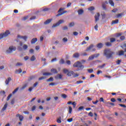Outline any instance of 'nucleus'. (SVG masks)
Masks as SVG:
<instances>
[{"label": "nucleus", "instance_id": "1", "mask_svg": "<svg viewBox=\"0 0 126 126\" xmlns=\"http://www.w3.org/2000/svg\"><path fill=\"white\" fill-rule=\"evenodd\" d=\"M114 52L111 51L110 49H105L104 50V55L107 59H113Z\"/></svg>", "mask_w": 126, "mask_h": 126}, {"label": "nucleus", "instance_id": "2", "mask_svg": "<svg viewBox=\"0 0 126 126\" xmlns=\"http://www.w3.org/2000/svg\"><path fill=\"white\" fill-rule=\"evenodd\" d=\"M73 66L75 67H78L79 70H82L84 68L85 66L82 64L80 62H77L73 64Z\"/></svg>", "mask_w": 126, "mask_h": 126}, {"label": "nucleus", "instance_id": "3", "mask_svg": "<svg viewBox=\"0 0 126 126\" xmlns=\"http://www.w3.org/2000/svg\"><path fill=\"white\" fill-rule=\"evenodd\" d=\"M16 48L15 47H14L13 46H11L9 47V49L6 50V54H10L13 52V51H16Z\"/></svg>", "mask_w": 126, "mask_h": 126}, {"label": "nucleus", "instance_id": "4", "mask_svg": "<svg viewBox=\"0 0 126 126\" xmlns=\"http://www.w3.org/2000/svg\"><path fill=\"white\" fill-rule=\"evenodd\" d=\"M63 71L64 73H67V75L68 77H71L72 75H73L75 73L73 71H68L67 69H64L63 70Z\"/></svg>", "mask_w": 126, "mask_h": 126}, {"label": "nucleus", "instance_id": "5", "mask_svg": "<svg viewBox=\"0 0 126 126\" xmlns=\"http://www.w3.org/2000/svg\"><path fill=\"white\" fill-rule=\"evenodd\" d=\"M10 34L9 31H6L4 33L0 34V40L2 38L7 36Z\"/></svg>", "mask_w": 126, "mask_h": 126}, {"label": "nucleus", "instance_id": "6", "mask_svg": "<svg viewBox=\"0 0 126 126\" xmlns=\"http://www.w3.org/2000/svg\"><path fill=\"white\" fill-rule=\"evenodd\" d=\"M64 9V8H60L58 11L59 13L56 15V17L61 16H62L63 14H64V13H66L67 12L66 11H64L63 12L60 13L61 11L63 10Z\"/></svg>", "mask_w": 126, "mask_h": 126}, {"label": "nucleus", "instance_id": "7", "mask_svg": "<svg viewBox=\"0 0 126 126\" xmlns=\"http://www.w3.org/2000/svg\"><path fill=\"white\" fill-rule=\"evenodd\" d=\"M64 22V21H63V20H60L56 24H53L52 26V28H55V27H58L61 24L63 23Z\"/></svg>", "mask_w": 126, "mask_h": 126}, {"label": "nucleus", "instance_id": "8", "mask_svg": "<svg viewBox=\"0 0 126 126\" xmlns=\"http://www.w3.org/2000/svg\"><path fill=\"white\" fill-rule=\"evenodd\" d=\"M99 56V53H96L95 54H94L92 56H89V60L91 61L94 60V58H97Z\"/></svg>", "mask_w": 126, "mask_h": 126}, {"label": "nucleus", "instance_id": "9", "mask_svg": "<svg viewBox=\"0 0 126 126\" xmlns=\"http://www.w3.org/2000/svg\"><path fill=\"white\" fill-rule=\"evenodd\" d=\"M16 117L19 118V120L21 122H22L24 119V117L22 115H20L19 113L17 114Z\"/></svg>", "mask_w": 126, "mask_h": 126}, {"label": "nucleus", "instance_id": "10", "mask_svg": "<svg viewBox=\"0 0 126 126\" xmlns=\"http://www.w3.org/2000/svg\"><path fill=\"white\" fill-rule=\"evenodd\" d=\"M63 78V75L60 74H58L56 76H55V79L56 80L62 79Z\"/></svg>", "mask_w": 126, "mask_h": 126}, {"label": "nucleus", "instance_id": "11", "mask_svg": "<svg viewBox=\"0 0 126 126\" xmlns=\"http://www.w3.org/2000/svg\"><path fill=\"white\" fill-rule=\"evenodd\" d=\"M99 16H100V14L99 13H97L95 14L94 16L95 22H97L98 21Z\"/></svg>", "mask_w": 126, "mask_h": 126}, {"label": "nucleus", "instance_id": "12", "mask_svg": "<svg viewBox=\"0 0 126 126\" xmlns=\"http://www.w3.org/2000/svg\"><path fill=\"white\" fill-rule=\"evenodd\" d=\"M117 55L119 56H123L124 55H125V51H124L123 50L119 51Z\"/></svg>", "mask_w": 126, "mask_h": 126}, {"label": "nucleus", "instance_id": "13", "mask_svg": "<svg viewBox=\"0 0 126 126\" xmlns=\"http://www.w3.org/2000/svg\"><path fill=\"white\" fill-rule=\"evenodd\" d=\"M52 74H56L57 73H58V71L57 69H55V68H52L50 70Z\"/></svg>", "mask_w": 126, "mask_h": 126}, {"label": "nucleus", "instance_id": "14", "mask_svg": "<svg viewBox=\"0 0 126 126\" xmlns=\"http://www.w3.org/2000/svg\"><path fill=\"white\" fill-rule=\"evenodd\" d=\"M11 80L12 79L11 77H8L7 79L5 81V84L8 85Z\"/></svg>", "mask_w": 126, "mask_h": 126}, {"label": "nucleus", "instance_id": "15", "mask_svg": "<svg viewBox=\"0 0 126 126\" xmlns=\"http://www.w3.org/2000/svg\"><path fill=\"white\" fill-rule=\"evenodd\" d=\"M7 107V103H5L4 105V106L3 107V108L1 109V112H3L4 111H5L6 110Z\"/></svg>", "mask_w": 126, "mask_h": 126}, {"label": "nucleus", "instance_id": "16", "mask_svg": "<svg viewBox=\"0 0 126 126\" xmlns=\"http://www.w3.org/2000/svg\"><path fill=\"white\" fill-rule=\"evenodd\" d=\"M124 14H125V13L124 12L119 13L116 15V18H122L123 16L124 15Z\"/></svg>", "mask_w": 126, "mask_h": 126}, {"label": "nucleus", "instance_id": "17", "mask_svg": "<svg viewBox=\"0 0 126 126\" xmlns=\"http://www.w3.org/2000/svg\"><path fill=\"white\" fill-rule=\"evenodd\" d=\"M94 47V45L93 44H91L86 49V51H89L91 50L93 47Z\"/></svg>", "mask_w": 126, "mask_h": 126}, {"label": "nucleus", "instance_id": "18", "mask_svg": "<svg viewBox=\"0 0 126 126\" xmlns=\"http://www.w3.org/2000/svg\"><path fill=\"white\" fill-rule=\"evenodd\" d=\"M80 56L79 53H75L73 55V58H78Z\"/></svg>", "mask_w": 126, "mask_h": 126}, {"label": "nucleus", "instance_id": "19", "mask_svg": "<svg viewBox=\"0 0 126 126\" xmlns=\"http://www.w3.org/2000/svg\"><path fill=\"white\" fill-rule=\"evenodd\" d=\"M18 38H22L25 41H27V39L28 38V37H27L26 36H20L19 35H18Z\"/></svg>", "mask_w": 126, "mask_h": 126}, {"label": "nucleus", "instance_id": "20", "mask_svg": "<svg viewBox=\"0 0 126 126\" xmlns=\"http://www.w3.org/2000/svg\"><path fill=\"white\" fill-rule=\"evenodd\" d=\"M52 21V19H48L45 22H44V25H48L49 24L51 21Z\"/></svg>", "mask_w": 126, "mask_h": 126}, {"label": "nucleus", "instance_id": "21", "mask_svg": "<svg viewBox=\"0 0 126 126\" xmlns=\"http://www.w3.org/2000/svg\"><path fill=\"white\" fill-rule=\"evenodd\" d=\"M119 22V19H116L115 20H113L112 21V25L113 24H117Z\"/></svg>", "mask_w": 126, "mask_h": 126}, {"label": "nucleus", "instance_id": "22", "mask_svg": "<svg viewBox=\"0 0 126 126\" xmlns=\"http://www.w3.org/2000/svg\"><path fill=\"white\" fill-rule=\"evenodd\" d=\"M103 47V45L102 43H98L97 45V47L98 49H101Z\"/></svg>", "mask_w": 126, "mask_h": 126}, {"label": "nucleus", "instance_id": "23", "mask_svg": "<svg viewBox=\"0 0 126 126\" xmlns=\"http://www.w3.org/2000/svg\"><path fill=\"white\" fill-rule=\"evenodd\" d=\"M43 75L45 76H49L50 75H52V73L49 72H44L43 73Z\"/></svg>", "mask_w": 126, "mask_h": 126}, {"label": "nucleus", "instance_id": "24", "mask_svg": "<svg viewBox=\"0 0 126 126\" xmlns=\"http://www.w3.org/2000/svg\"><path fill=\"white\" fill-rule=\"evenodd\" d=\"M78 13L79 15H81L83 14V13H84V10L83 9H79L78 10Z\"/></svg>", "mask_w": 126, "mask_h": 126}, {"label": "nucleus", "instance_id": "25", "mask_svg": "<svg viewBox=\"0 0 126 126\" xmlns=\"http://www.w3.org/2000/svg\"><path fill=\"white\" fill-rule=\"evenodd\" d=\"M37 41V39L36 38H33L31 41V44H35Z\"/></svg>", "mask_w": 126, "mask_h": 126}, {"label": "nucleus", "instance_id": "26", "mask_svg": "<svg viewBox=\"0 0 126 126\" xmlns=\"http://www.w3.org/2000/svg\"><path fill=\"white\" fill-rule=\"evenodd\" d=\"M22 72V69L20 68L18 70H16L15 71V73L17 74H19V73H21Z\"/></svg>", "mask_w": 126, "mask_h": 126}, {"label": "nucleus", "instance_id": "27", "mask_svg": "<svg viewBox=\"0 0 126 126\" xmlns=\"http://www.w3.org/2000/svg\"><path fill=\"white\" fill-rule=\"evenodd\" d=\"M105 45L107 47H111L112 46V43L109 42H107L105 43Z\"/></svg>", "mask_w": 126, "mask_h": 126}, {"label": "nucleus", "instance_id": "28", "mask_svg": "<svg viewBox=\"0 0 126 126\" xmlns=\"http://www.w3.org/2000/svg\"><path fill=\"white\" fill-rule=\"evenodd\" d=\"M23 48L24 50H27L28 48V46L26 44H24L23 46Z\"/></svg>", "mask_w": 126, "mask_h": 126}, {"label": "nucleus", "instance_id": "29", "mask_svg": "<svg viewBox=\"0 0 126 126\" xmlns=\"http://www.w3.org/2000/svg\"><path fill=\"white\" fill-rule=\"evenodd\" d=\"M109 4H110V5L112 6H114V2H113V0H109Z\"/></svg>", "mask_w": 126, "mask_h": 126}, {"label": "nucleus", "instance_id": "30", "mask_svg": "<svg viewBox=\"0 0 126 126\" xmlns=\"http://www.w3.org/2000/svg\"><path fill=\"white\" fill-rule=\"evenodd\" d=\"M53 81H54V78L52 77L47 80V82H53Z\"/></svg>", "mask_w": 126, "mask_h": 126}, {"label": "nucleus", "instance_id": "31", "mask_svg": "<svg viewBox=\"0 0 126 126\" xmlns=\"http://www.w3.org/2000/svg\"><path fill=\"white\" fill-rule=\"evenodd\" d=\"M116 41V38H110V43H114Z\"/></svg>", "mask_w": 126, "mask_h": 126}, {"label": "nucleus", "instance_id": "32", "mask_svg": "<svg viewBox=\"0 0 126 126\" xmlns=\"http://www.w3.org/2000/svg\"><path fill=\"white\" fill-rule=\"evenodd\" d=\"M36 60V57H35L34 55H33L32 57L31 58V61H34Z\"/></svg>", "mask_w": 126, "mask_h": 126}, {"label": "nucleus", "instance_id": "33", "mask_svg": "<svg viewBox=\"0 0 126 126\" xmlns=\"http://www.w3.org/2000/svg\"><path fill=\"white\" fill-rule=\"evenodd\" d=\"M46 79V77L42 76V77H41L39 78L38 80H39V81H41L42 80H44V79Z\"/></svg>", "mask_w": 126, "mask_h": 126}, {"label": "nucleus", "instance_id": "34", "mask_svg": "<svg viewBox=\"0 0 126 126\" xmlns=\"http://www.w3.org/2000/svg\"><path fill=\"white\" fill-rule=\"evenodd\" d=\"M101 15L102 16V19H104V18H105V16H106L104 12H103L102 13H101Z\"/></svg>", "mask_w": 126, "mask_h": 126}, {"label": "nucleus", "instance_id": "35", "mask_svg": "<svg viewBox=\"0 0 126 126\" xmlns=\"http://www.w3.org/2000/svg\"><path fill=\"white\" fill-rule=\"evenodd\" d=\"M68 108H69V114H71L72 111V108L71 106H69Z\"/></svg>", "mask_w": 126, "mask_h": 126}, {"label": "nucleus", "instance_id": "36", "mask_svg": "<svg viewBox=\"0 0 126 126\" xmlns=\"http://www.w3.org/2000/svg\"><path fill=\"white\" fill-rule=\"evenodd\" d=\"M61 97L63 98V99H65L67 97V95L65 94H63L61 95Z\"/></svg>", "mask_w": 126, "mask_h": 126}, {"label": "nucleus", "instance_id": "37", "mask_svg": "<svg viewBox=\"0 0 126 126\" xmlns=\"http://www.w3.org/2000/svg\"><path fill=\"white\" fill-rule=\"evenodd\" d=\"M88 71L89 73H93L94 70H93V69H88Z\"/></svg>", "mask_w": 126, "mask_h": 126}, {"label": "nucleus", "instance_id": "38", "mask_svg": "<svg viewBox=\"0 0 126 126\" xmlns=\"http://www.w3.org/2000/svg\"><path fill=\"white\" fill-rule=\"evenodd\" d=\"M69 26L70 27H72L74 26V22H71L69 23Z\"/></svg>", "mask_w": 126, "mask_h": 126}, {"label": "nucleus", "instance_id": "39", "mask_svg": "<svg viewBox=\"0 0 126 126\" xmlns=\"http://www.w3.org/2000/svg\"><path fill=\"white\" fill-rule=\"evenodd\" d=\"M102 6L104 10H106V4H105V3H102Z\"/></svg>", "mask_w": 126, "mask_h": 126}, {"label": "nucleus", "instance_id": "40", "mask_svg": "<svg viewBox=\"0 0 126 126\" xmlns=\"http://www.w3.org/2000/svg\"><path fill=\"white\" fill-rule=\"evenodd\" d=\"M119 105L120 106H121V107H123V108H126V105H125V104H119Z\"/></svg>", "mask_w": 126, "mask_h": 126}, {"label": "nucleus", "instance_id": "41", "mask_svg": "<svg viewBox=\"0 0 126 126\" xmlns=\"http://www.w3.org/2000/svg\"><path fill=\"white\" fill-rule=\"evenodd\" d=\"M95 9V8H94V6H91L90 8H88V10H90V11H92L93 10Z\"/></svg>", "mask_w": 126, "mask_h": 126}, {"label": "nucleus", "instance_id": "42", "mask_svg": "<svg viewBox=\"0 0 126 126\" xmlns=\"http://www.w3.org/2000/svg\"><path fill=\"white\" fill-rule=\"evenodd\" d=\"M57 122L59 124L62 123L61 118H59L58 119H57Z\"/></svg>", "mask_w": 126, "mask_h": 126}, {"label": "nucleus", "instance_id": "43", "mask_svg": "<svg viewBox=\"0 0 126 126\" xmlns=\"http://www.w3.org/2000/svg\"><path fill=\"white\" fill-rule=\"evenodd\" d=\"M28 18H29V16L24 17L22 19V21H26L28 19Z\"/></svg>", "mask_w": 126, "mask_h": 126}, {"label": "nucleus", "instance_id": "44", "mask_svg": "<svg viewBox=\"0 0 126 126\" xmlns=\"http://www.w3.org/2000/svg\"><path fill=\"white\" fill-rule=\"evenodd\" d=\"M18 90H19V88H17V89H15V90L13 92L12 94H15L17 92V91H18Z\"/></svg>", "mask_w": 126, "mask_h": 126}, {"label": "nucleus", "instance_id": "45", "mask_svg": "<svg viewBox=\"0 0 126 126\" xmlns=\"http://www.w3.org/2000/svg\"><path fill=\"white\" fill-rule=\"evenodd\" d=\"M64 63V61L63 59H61L60 61V64H63Z\"/></svg>", "mask_w": 126, "mask_h": 126}, {"label": "nucleus", "instance_id": "46", "mask_svg": "<svg viewBox=\"0 0 126 126\" xmlns=\"http://www.w3.org/2000/svg\"><path fill=\"white\" fill-rule=\"evenodd\" d=\"M120 39H121V40H125V39H126V36H121L120 37Z\"/></svg>", "mask_w": 126, "mask_h": 126}, {"label": "nucleus", "instance_id": "47", "mask_svg": "<svg viewBox=\"0 0 126 126\" xmlns=\"http://www.w3.org/2000/svg\"><path fill=\"white\" fill-rule=\"evenodd\" d=\"M122 63V61L121 60H118L117 61H116V63L117 64H120L121 63Z\"/></svg>", "mask_w": 126, "mask_h": 126}, {"label": "nucleus", "instance_id": "48", "mask_svg": "<svg viewBox=\"0 0 126 126\" xmlns=\"http://www.w3.org/2000/svg\"><path fill=\"white\" fill-rule=\"evenodd\" d=\"M36 19V16H33L32 17L30 18V20H35Z\"/></svg>", "mask_w": 126, "mask_h": 126}, {"label": "nucleus", "instance_id": "49", "mask_svg": "<svg viewBox=\"0 0 126 126\" xmlns=\"http://www.w3.org/2000/svg\"><path fill=\"white\" fill-rule=\"evenodd\" d=\"M118 10V9L117 8H114L112 10V12H117V11Z\"/></svg>", "mask_w": 126, "mask_h": 126}, {"label": "nucleus", "instance_id": "50", "mask_svg": "<svg viewBox=\"0 0 126 126\" xmlns=\"http://www.w3.org/2000/svg\"><path fill=\"white\" fill-rule=\"evenodd\" d=\"M84 107L82 106H80V107H79V110L80 111H82L84 109Z\"/></svg>", "mask_w": 126, "mask_h": 126}, {"label": "nucleus", "instance_id": "51", "mask_svg": "<svg viewBox=\"0 0 126 126\" xmlns=\"http://www.w3.org/2000/svg\"><path fill=\"white\" fill-rule=\"evenodd\" d=\"M88 116L93 117V113L92 112H90V113H89Z\"/></svg>", "mask_w": 126, "mask_h": 126}, {"label": "nucleus", "instance_id": "52", "mask_svg": "<svg viewBox=\"0 0 126 126\" xmlns=\"http://www.w3.org/2000/svg\"><path fill=\"white\" fill-rule=\"evenodd\" d=\"M12 96V94H10L7 97V99L6 100L8 101L9 100V99L10 98V97H11Z\"/></svg>", "mask_w": 126, "mask_h": 126}, {"label": "nucleus", "instance_id": "53", "mask_svg": "<svg viewBox=\"0 0 126 126\" xmlns=\"http://www.w3.org/2000/svg\"><path fill=\"white\" fill-rule=\"evenodd\" d=\"M105 64H103L102 65L98 66V67L99 68H103L105 66Z\"/></svg>", "mask_w": 126, "mask_h": 126}, {"label": "nucleus", "instance_id": "54", "mask_svg": "<svg viewBox=\"0 0 126 126\" xmlns=\"http://www.w3.org/2000/svg\"><path fill=\"white\" fill-rule=\"evenodd\" d=\"M35 110H36V106L34 105L32 106V111H34Z\"/></svg>", "mask_w": 126, "mask_h": 126}, {"label": "nucleus", "instance_id": "55", "mask_svg": "<svg viewBox=\"0 0 126 126\" xmlns=\"http://www.w3.org/2000/svg\"><path fill=\"white\" fill-rule=\"evenodd\" d=\"M73 121V118H69L67 119V122L69 123L72 122Z\"/></svg>", "mask_w": 126, "mask_h": 126}, {"label": "nucleus", "instance_id": "56", "mask_svg": "<svg viewBox=\"0 0 126 126\" xmlns=\"http://www.w3.org/2000/svg\"><path fill=\"white\" fill-rule=\"evenodd\" d=\"M23 63H18L16 64V66H20V65H22Z\"/></svg>", "mask_w": 126, "mask_h": 126}, {"label": "nucleus", "instance_id": "57", "mask_svg": "<svg viewBox=\"0 0 126 126\" xmlns=\"http://www.w3.org/2000/svg\"><path fill=\"white\" fill-rule=\"evenodd\" d=\"M123 34L121 33H118L116 34V37H118L121 36Z\"/></svg>", "mask_w": 126, "mask_h": 126}, {"label": "nucleus", "instance_id": "58", "mask_svg": "<svg viewBox=\"0 0 126 126\" xmlns=\"http://www.w3.org/2000/svg\"><path fill=\"white\" fill-rule=\"evenodd\" d=\"M113 103H114L116 101V100L114 98H112L110 100Z\"/></svg>", "mask_w": 126, "mask_h": 126}, {"label": "nucleus", "instance_id": "59", "mask_svg": "<svg viewBox=\"0 0 126 126\" xmlns=\"http://www.w3.org/2000/svg\"><path fill=\"white\" fill-rule=\"evenodd\" d=\"M38 84V82H35V83L33 84V88L36 87L37 86Z\"/></svg>", "mask_w": 126, "mask_h": 126}, {"label": "nucleus", "instance_id": "60", "mask_svg": "<svg viewBox=\"0 0 126 126\" xmlns=\"http://www.w3.org/2000/svg\"><path fill=\"white\" fill-rule=\"evenodd\" d=\"M83 83V81H77V84H81V83Z\"/></svg>", "mask_w": 126, "mask_h": 126}, {"label": "nucleus", "instance_id": "61", "mask_svg": "<svg viewBox=\"0 0 126 126\" xmlns=\"http://www.w3.org/2000/svg\"><path fill=\"white\" fill-rule=\"evenodd\" d=\"M100 73H102V71L101 70H98L97 72V74L98 75V74H100Z\"/></svg>", "mask_w": 126, "mask_h": 126}, {"label": "nucleus", "instance_id": "62", "mask_svg": "<svg viewBox=\"0 0 126 126\" xmlns=\"http://www.w3.org/2000/svg\"><path fill=\"white\" fill-rule=\"evenodd\" d=\"M66 63L68 64V65H70L71 64V62L70 61H67L66 62Z\"/></svg>", "mask_w": 126, "mask_h": 126}, {"label": "nucleus", "instance_id": "63", "mask_svg": "<svg viewBox=\"0 0 126 126\" xmlns=\"http://www.w3.org/2000/svg\"><path fill=\"white\" fill-rule=\"evenodd\" d=\"M63 41L65 43V42H66L67 41V39L66 38V37L63 38Z\"/></svg>", "mask_w": 126, "mask_h": 126}, {"label": "nucleus", "instance_id": "64", "mask_svg": "<svg viewBox=\"0 0 126 126\" xmlns=\"http://www.w3.org/2000/svg\"><path fill=\"white\" fill-rule=\"evenodd\" d=\"M73 34H74V35H75V36H77V35H78V33L77 32H73Z\"/></svg>", "mask_w": 126, "mask_h": 126}]
</instances>
